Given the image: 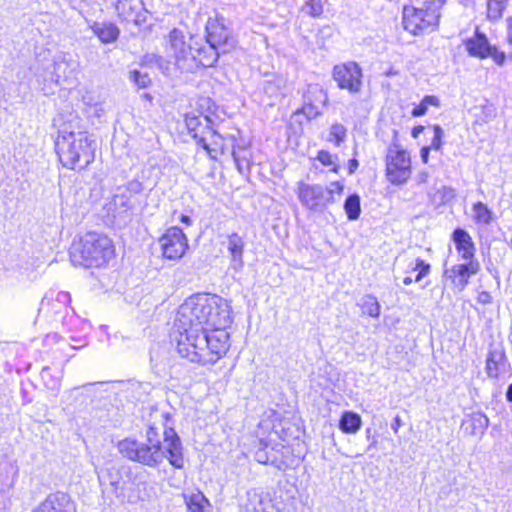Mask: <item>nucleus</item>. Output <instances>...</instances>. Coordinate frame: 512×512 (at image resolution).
I'll list each match as a JSON object with an SVG mask.
<instances>
[{
    "label": "nucleus",
    "mask_w": 512,
    "mask_h": 512,
    "mask_svg": "<svg viewBox=\"0 0 512 512\" xmlns=\"http://www.w3.org/2000/svg\"><path fill=\"white\" fill-rule=\"evenodd\" d=\"M231 323L226 299L210 294L188 297L178 309L172 332L179 355L192 363L215 364L230 347L226 328Z\"/></svg>",
    "instance_id": "1"
},
{
    "label": "nucleus",
    "mask_w": 512,
    "mask_h": 512,
    "mask_svg": "<svg viewBox=\"0 0 512 512\" xmlns=\"http://www.w3.org/2000/svg\"><path fill=\"white\" fill-rule=\"evenodd\" d=\"M161 417L164 420L163 444L157 438L158 432L156 427L150 426L146 433L147 443L126 438L119 442V451L124 457L150 467H155L165 458H168L172 466L182 468L184 466V459L180 438L173 428L167 427L169 421L168 413H162Z\"/></svg>",
    "instance_id": "2"
},
{
    "label": "nucleus",
    "mask_w": 512,
    "mask_h": 512,
    "mask_svg": "<svg viewBox=\"0 0 512 512\" xmlns=\"http://www.w3.org/2000/svg\"><path fill=\"white\" fill-rule=\"evenodd\" d=\"M55 149L65 168L83 170L94 161L96 142L78 123L70 122L58 130Z\"/></svg>",
    "instance_id": "3"
},
{
    "label": "nucleus",
    "mask_w": 512,
    "mask_h": 512,
    "mask_svg": "<svg viewBox=\"0 0 512 512\" xmlns=\"http://www.w3.org/2000/svg\"><path fill=\"white\" fill-rule=\"evenodd\" d=\"M192 38L186 40L184 32L174 28L166 38L165 51L169 60L162 57L156 58V63L166 75H174L177 72H194L197 70L195 53L193 52Z\"/></svg>",
    "instance_id": "4"
},
{
    "label": "nucleus",
    "mask_w": 512,
    "mask_h": 512,
    "mask_svg": "<svg viewBox=\"0 0 512 512\" xmlns=\"http://www.w3.org/2000/svg\"><path fill=\"white\" fill-rule=\"evenodd\" d=\"M112 240L96 232L86 233L70 250L71 262L75 266L101 267L114 257Z\"/></svg>",
    "instance_id": "5"
},
{
    "label": "nucleus",
    "mask_w": 512,
    "mask_h": 512,
    "mask_svg": "<svg viewBox=\"0 0 512 512\" xmlns=\"http://www.w3.org/2000/svg\"><path fill=\"white\" fill-rule=\"evenodd\" d=\"M438 5L432 1L425 5V8L404 7L403 26L404 29L413 35H420L430 28L438 25Z\"/></svg>",
    "instance_id": "6"
},
{
    "label": "nucleus",
    "mask_w": 512,
    "mask_h": 512,
    "mask_svg": "<svg viewBox=\"0 0 512 512\" xmlns=\"http://www.w3.org/2000/svg\"><path fill=\"white\" fill-rule=\"evenodd\" d=\"M386 176L393 185L405 184L411 176V159L409 154L393 144L386 155Z\"/></svg>",
    "instance_id": "7"
},
{
    "label": "nucleus",
    "mask_w": 512,
    "mask_h": 512,
    "mask_svg": "<svg viewBox=\"0 0 512 512\" xmlns=\"http://www.w3.org/2000/svg\"><path fill=\"white\" fill-rule=\"evenodd\" d=\"M463 45L471 57L478 59L492 58L498 66L505 63L506 54L492 45L486 34L479 30V27H476L473 36L463 40Z\"/></svg>",
    "instance_id": "8"
},
{
    "label": "nucleus",
    "mask_w": 512,
    "mask_h": 512,
    "mask_svg": "<svg viewBox=\"0 0 512 512\" xmlns=\"http://www.w3.org/2000/svg\"><path fill=\"white\" fill-rule=\"evenodd\" d=\"M362 78V69L356 62L350 61L336 65L333 68V79L338 88L347 90L352 95L361 92L363 87Z\"/></svg>",
    "instance_id": "9"
},
{
    "label": "nucleus",
    "mask_w": 512,
    "mask_h": 512,
    "mask_svg": "<svg viewBox=\"0 0 512 512\" xmlns=\"http://www.w3.org/2000/svg\"><path fill=\"white\" fill-rule=\"evenodd\" d=\"M159 243L163 256L170 260L181 259L188 248L187 237L178 227L167 229L160 237Z\"/></svg>",
    "instance_id": "10"
},
{
    "label": "nucleus",
    "mask_w": 512,
    "mask_h": 512,
    "mask_svg": "<svg viewBox=\"0 0 512 512\" xmlns=\"http://www.w3.org/2000/svg\"><path fill=\"white\" fill-rule=\"evenodd\" d=\"M297 195L303 206L315 211L322 210L329 203L335 202V199L326 196L325 188L321 185L299 182Z\"/></svg>",
    "instance_id": "11"
},
{
    "label": "nucleus",
    "mask_w": 512,
    "mask_h": 512,
    "mask_svg": "<svg viewBox=\"0 0 512 512\" xmlns=\"http://www.w3.org/2000/svg\"><path fill=\"white\" fill-rule=\"evenodd\" d=\"M116 11L123 21L135 25L145 23L148 16L142 0H118Z\"/></svg>",
    "instance_id": "12"
},
{
    "label": "nucleus",
    "mask_w": 512,
    "mask_h": 512,
    "mask_svg": "<svg viewBox=\"0 0 512 512\" xmlns=\"http://www.w3.org/2000/svg\"><path fill=\"white\" fill-rule=\"evenodd\" d=\"M207 43L212 47L221 50L222 53L227 52L228 48L233 44L229 30L217 19H209L206 24Z\"/></svg>",
    "instance_id": "13"
},
{
    "label": "nucleus",
    "mask_w": 512,
    "mask_h": 512,
    "mask_svg": "<svg viewBox=\"0 0 512 512\" xmlns=\"http://www.w3.org/2000/svg\"><path fill=\"white\" fill-rule=\"evenodd\" d=\"M480 264L478 261H469L463 264L453 265L446 269L444 275L452 281L458 290H463L469 283V278L478 273Z\"/></svg>",
    "instance_id": "14"
},
{
    "label": "nucleus",
    "mask_w": 512,
    "mask_h": 512,
    "mask_svg": "<svg viewBox=\"0 0 512 512\" xmlns=\"http://www.w3.org/2000/svg\"><path fill=\"white\" fill-rule=\"evenodd\" d=\"M33 512H76V506L68 494L56 492L47 496Z\"/></svg>",
    "instance_id": "15"
},
{
    "label": "nucleus",
    "mask_w": 512,
    "mask_h": 512,
    "mask_svg": "<svg viewBox=\"0 0 512 512\" xmlns=\"http://www.w3.org/2000/svg\"><path fill=\"white\" fill-rule=\"evenodd\" d=\"M245 242L243 238L237 233H232L227 239V249L231 256L230 268L236 272L242 270L244 266L243 252Z\"/></svg>",
    "instance_id": "16"
},
{
    "label": "nucleus",
    "mask_w": 512,
    "mask_h": 512,
    "mask_svg": "<svg viewBox=\"0 0 512 512\" xmlns=\"http://www.w3.org/2000/svg\"><path fill=\"white\" fill-rule=\"evenodd\" d=\"M507 358L502 348H493L486 359V373L488 377L498 379L505 372Z\"/></svg>",
    "instance_id": "17"
},
{
    "label": "nucleus",
    "mask_w": 512,
    "mask_h": 512,
    "mask_svg": "<svg viewBox=\"0 0 512 512\" xmlns=\"http://www.w3.org/2000/svg\"><path fill=\"white\" fill-rule=\"evenodd\" d=\"M225 140L218 132L207 129L204 136H201L198 140L200 145L212 158H216L218 152L223 153L225 148Z\"/></svg>",
    "instance_id": "18"
},
{
    "label": "nucleus",
    "mask_w": 512,
    "mask_h": 512,
    "mask_svg": "<svg viewBox=\"0 0 512 512\" xmlns=\"http://www.w3.org/2000/svg\"><path fill=\"white\" fill-rule=\"evenodd\" d=\"M453 240L456 245V249L460 254L461 258L466 261H475L474 253L475 246L471 236L463 229L457 228L453 232Z\"/></svg>",
    "instance_id": "19"
},
{
    "label": "nucleus",
    "mask_w": 512,
    "mask_h": 512,
    "mask_svg": "<svg viewBox=\"0 0 512 512\" xmlns=\"http://www.w3.org/2000/svg\"><path fill=\"white\" fill-rule=\"evenodd\" d=\"M463 425L469 434L482 436L488 428L489 419L482 412H474L467 417Z\"/></svg>",
    "instance_id": "20"
},
{
    "label": "nucleus",
    "mask_w": 512,
    "mask_h": 512,
    "mask_svg": "<svg viewBox=\"0 0 512 512\" xmlns=\"http://www.w3.org/2000/svg\"><path fill=\"white\" fill-rule=\"evenodd\" d=\"M185 123L189 133L198 143L201 136H204L207 129H209L210 119L207 116H197L195 114H187L185 116Z\"/></svg>",
    "instance_id": "21"
},
{
    "label": "nucleus",
    "mask_w": 512,
    "mask_h": 512,
    "mask_svg": "<svg viewBox=\"0 0 512 512\" xmlns=\"http://www.w3.org/2000/svg\"><path fill=\"white\" fill-rule=\"evenodd\" d=\"M188 512H213L212 506L200 491L184 494Z\"/></svg>",
    "instance_id": "22"
},
{
    "label": "nucleus",
    "mask_w": 512,
    "mask_h": 512,
    "mask_svg": "<svg viewBox=\"0 0 512 512\" xmlns=\"http://www.w3.org/2000/svg\"><path fill=\"white\" fill-rule=\"evenodd\" d=\"M196 52L195 60L198 69L200 66H213L217 62L221 50L208 44V46H205L204 48L196 49Z\"/></svg>",
    "instance_id": "23"
},
{
    "label": "nucleus",
    "mask_w": 512,
    "mask_h": 512,
    "mask_svg": "<svg viewBox=\"0 0 512 512\" xmlns=\"http://www.w3.org/2000/svg\"><path fill=\"white\" fill-rule=\"evenodd\" d=\"M91 29L103 43L114 42L119 36V29L111 23H94Z\"/></svg>",
    "instance_id": "24"
},
{
    "label": "nucleus",
    "mask_w": 512,
    "mask_h": 512,
    "mask_svg": "<svg viewBox=\"0 0 512 512\" xmlns=\"http://www.w3.org/2000/svg\"><path fill=\"white\" fill-rule=\"evenodd\" d=\"M362 425V419L359 414L346 411L342 414L339 421V428L346 434L357 433Z\"/></svg>",
    "instance_id": "25"
},
{
    "label": "nucleus",
    "mask_w": 512,
    "mask_h": 512,
    "mask_svg": "<svg viewBox=\"0 0 512 512\" xmlns=\"http://www.w3.org/2000/svg\"><path fill=\"white\" fill-rule=\"evenodd\" d=\"M473 219L477 224L489 225L492 221L493 212L482 202L473 205Z\"/></svg>",
    "instance_id": "26"
},
{
    "label": "nucleus",
    "mask_w": 512,
    "mask_h": 512,
    "mask_svg": "<svg viewBox=\"0 0 512 512\" xmlns=\"http://www.w3.org/2000/svg\"><path fill=\"white\" fill-rule=\"evenodd\" d=\"M361 309L364 314L369 315L370 317L378 318L380 316L381 306L377 301L376 297L373 295H365L361 299Z\"/></svg>",
    "instance_id": "27"
},
{
    "label": "nucleus",
    "mask_w": 512,
    "mask_h": 512,
    "mask_svg": "<svg viewBox=\"0 0 512 512\" xmlns=\"http://www.w3.org/2000/svg\"><path fill=\"white\" fill-rule=\"evenodd\" d=\"M120 193H117L112 201V205L119 213L127 212L134 208L135 203L133 201V197L120 190Z\"/></svg>",
    "instance_id": "28"
},
{
    "label": "nucleus",
    "mask_w": 512,
    "mask_h": 512,
    "mask_svg": "<svg viewBox=\"0 0 512 512\" xmlns=\"http://www.w3.org/2000/svg\"><path fill=\"white\" fill-rule=\"evenodd\" d=\"M344 210L349 220H357L361 213L360 197L357 194L350 195L345 200Z\"/></svg>",
    "instance_id": "29"
},
{
    "label": "nucleus",
    "mask_w": 512,
    "mask_h": 512,
    "mask_svg": "<svg viewBox=\"0 0 512 512\" xmlns=\"http://www.w3.org/2000/svg\"><path fill=\"white\" fill-rule=\"evenodd\" d=\"M506 8V0L487 1V19L490 21L499 20Z\"/></svg>",
    "instance_id": "30"
},
{
    "label": "nucleus",
    "mask_w": 512,
    "mask_h": 512,
    "mask_svg": "<svg viewBox=\"0 0 512 512\" xmlns=\"http://www.w3.org/2000/svg\"><path fill=\"white\" fill-rule=\"evenodd\" d=\"M232 155L234 158V162L241 173L249 169V158L247 156V151L245 149L236 150L233 147Z\"/></svg>",
    "instance_id": "31"
},
{
    "label": "nucleus",
    "mask_w": 512,
    "mask_h": 512,
    "mask_svg": "<svg viewBox=\"0 0 512 512\" xmlns=\"http://www.w3.org/2000/svg\"><path fill=\"white\" fill-rule=\"evenodd\" d=\"M41 377L44 381L46 387L51 390L58 391L61 386V377L53 376L51 374V370L48 367H45L41 371Z\"/></svg>",
    "instance_id": "32"
},
{
    "label": "nucleus",
    "mask_w": 512,
    "mask_h": 512,
    "mask_svg": "<svg viewBox=\"0 0 512 512\" xmlns=\"http://www.w3.org/2000/svg\"><path fill=\"white\" fill-rule=\"evenodd\" d=\"M346 137V128L339 123H334L329 132V140L334 142L337 146L344 141Z\"/></svg>",
    "instance_id": "33"
},
{
    "label": "nucleus",
    "mask_w": 512,
    "mask_h": 512,
    "mask_svg": "<svg viewBox=\"0 0 512 512\" xmlns=\"http://www.w3.org/2000/svg\"><path fill=\"white\" fill-rule=\"evenodd\" d=\"M129 79L139 88H146L151 84V79L148 74L141 73L138 70H133L129 73Z\"/></svg>",
    "instance_id": "34"
},
{
    "label": "nucleus",
    "mask_w": 512,
    "mask_h": 512,
    "mask_svg": "<svg viewBox=\"0 0 512 512\" xmlns=\"http://www.w3.org/2000/svg\"><path fill=\"white\" fill-rule=\"evenodd\" d=\"M411 270L418 271V274L416 275L414 280L415 282H420L425 276H427L430 273L431 266L424 260L417 258Z\"/></svg>",
    "instance_id": "35"
},
{
    "label": "nucleus",
    "mask_w": 512,
    "mask_h": 512,
    "mask_svg": "<svg viewBox=\"0 0 512 512\" xmlns=\"http://www.w3.org/2000/svg\"><path fill=\"white\" fill-rule=\"evenodd\" d=\"M302 9L312 17H319L323 13L321 0H307Z\"/></svg>",
    "instance_id": "36"
},
{
    "label": "nucleus",
    "mask_w": 512,
    "mask_h": 512,
    "mask_svg": "<svg viewBox=\"0 0 512 512\" xmlns=\"http://www.w3.org/2000/svg\"><path fill=\"white\" fill-rule=\"evenodd\" d=\"M299 113H302L308 120H312L321 115V110L315 104L305 103Z\"/></svg>",
    "instance_id": "37"
},
{
    "label": "nucleus",
    "mask_w": 512,
    "mask_h": 512,
    "mask_svg": "<svg viewBox=\"0 0 512 512\" xmlns=\"http://www.w3.org/2000/svg\"><path fill=\"white\" fill-rule=\"evenodd\" d=\"M433 132L434 136L429 147L430 149L440 150L443 144L442 139L444 136V131L439 125H434Z\"/></svg>",
    "instance_id": "38"
},
{
    "label": "nucleus",
    "mask_w": 512,
    "mask_h": 512,
    "mask_svg": "<svg viewBox=\"0 0 512 512\" xmlns=\"http://www.w3.org/2000/svg\"><path fill=\"white\" fill-rule=\"evenodd\" d=\"M119 190H122L125 193H127L128 195H130L131 197H133V195L142 193L143 185L138 180H132V181H129L124 188H120Z\"/></svg>",
    "instance_id": "39"
},
{
    "label": "nucleus",
    "mask_w": 512,
    "mask_h": 512,
    "mask_svg": "<svg viewBox=\"0 0 512 512\" xmlns=\"http://www.w3.org/2000/svg\"><path fill=\"white\" fill-rule=\"evenodd\" d=\"M317 159L324 166H331V165L335 164V160L337 159V157L332 155L330 152H328L326 150H321L318 152Z\"/></svg>",
    "instance_id": "40"
},
{
    "label": "nucleus",
    "mask_w": 512,
    "mask_h": 512,
    "mask_svg": "<svg viewBox=\"0 0 512 512\" xmlns=\"http://www.w3.org/2000/svg\"><path fill=\"white\" fill-rule=\"evenodd\" d=\"M344 185L340 182H332L330 185L325 188L326 196L334 198V194L340 195L343 192Z\"/></svg>",
    "instance_id": "41"
},
{
    "label": "nucleus",
    "mask_w": 512,
    "mask_h": 512,
    "mask_svg": "<svg viewBox=\"0 0 512 512\" xmlns=\"http://www.w3.org/2000/svg\"><path fill=\"white\" fill-rule=\"evenodd\" d=\"M83 102L88 107V112L95 107V102H100L99 97L94 96L93 94L87 93L83 96Z\"/></svg>",
    "instance_id": "42"
},
{
    "label": "nucleus",
    "mask_w": 512,
    "mask_h": 512,
    "mask_svg": "<svg viewBox=\"0 0 512 512\" xmlns=\"http://www.w3.org/2000/svg\"><path fill=\"white\" fill-rule=\"evenodd\" d=\"M106 112L105 104L100 102H95V107L89 111V113L98 118L102 117Z\"/></svg>",
    "instance_id": "43"
},
{
    "label": "nucleus",
    "mask_w": 512,
    "mask_h": 512,
    "mask_svg": "<svg viewBox=\"0 0 512 512\" xmlns=\"http://www.w3.org/2000/svg\"><path fill=\"white\" fill-rule=\"evenodd\" d=\"M424 105L427 106V108L429 106H435V107H438L440 105V101L438 99V97L436 96H433V95H428V96H425L422 101H421Z\"/></svg>",
    "instance_id": "44"
},
{
    "label": "nucleus",
    "mask_w": 512,
    "mask_h": 512,
    "mask_svg": "<svg viewBox=\"0 0 512 512\" xmlns=\"http://www.w3.org/2000/svg\"><path fill=\"white\" fill-rule=\"evenodd\" d=\"M428 108L426 105H424L422 102H420L419 105L413 108L411 114L414 117H420L426 114Z\"/></svg>",
    "instance_id": "45"
},
{
    "label": "nucleus",
    "mask_w": 512,
    "mask_h": 512,
    "mask_svg": "<svg viewBox=\"0 0 512 512\" xmlns=\"http://www.w3.org/2000/svg\"><path fill=\"white\" fill-rule=\"evenodd\" d=\"M118 471L115 467H112L111 469H108V474H109V477H110V485L114 486L115 489L118 488Z\"/></svg>",
    "instance_id": "46"
},
{
    "label": "nucleus",
    "mask_w": 512,
    "mask_h": 512,
    "mask_svg": "<svg viewBox=\"0 0 512 512\" xmlns=\"http://www.w3.org/2000/svg\"><path fill=\"white\" fill-rule=\"evenodd\" d=\"M118 471L115 467H112L111 469H108V474H109V477H110V485L114 486L115 489L118 488Z\"/></svg>",
    "instance_id": "47"
},
{
    "label": "nucleus",
    "mask_w": 512,
    "mask_h": 512,
    "mask_svg": "<svg viewBox=\"0 0 512 512\" xmlns=\"http://www.w3.org/2000/svg\"><path fill=\"white\" fill-rule=\"evenodd\" d=\"M310 92H313L315 94H318L321 98V103L324 105L327 101V94L320 88L314 87L313 90Z\"/></svg>",
    "instance_id": "48"
},
{
    "label": "nucleus",
    "mask_w": 512,
    "mask_h": 512,
    "mask_svg": "<svg viewBox=\"0 0 512 512\" xmlns=\"http://www.w3.org/2000/svg\"><path fill=\"white\" fill-rule=\"evenodd\" d=\"M429 152H430V147H423L420 151V156H421V159L424 163H427L428 162V159H429Z\"/></svg>",
    "instance_id": "49"
},
{
    "label": "nucleus",
    "mask_w": 512,
    "mask_h": 512,
    "mask_svg": "<svg viewBox=\"0 0 512 512\" xmlns=\"http://www.w3.org/2000/svg\"><path fill=\"white\" fill-rule=\"evenodd\" d=\"M358 166H359V162L355 158L351 159L349 161V167H348L349 174H353L357 170Z\"/></svg>",
    "instance_id": "50"
},
{
    "label": "nucleus",
    "mask_w": 512,
    "mask_h": 512,
    "mask_svg": "<svg viewBox=\"0 0 512 512\" xmlns=\"http://www.w3.org/2000/svg\"><path fill=\"white\" fill-rule=\"evenodd\" d=\"M423 130H424V127H423V126H416V127H414V128H413V130H412V133H411V134H412V136H413L414 138H418V137H419V135L423 132Z\"/></svg>",
    "instance_id": "51"
},
{
    "label": "nucleus",
    "mask_w": 512,
    "mask_h": 512,
    "mask_svg": "<svg viewBox=\"0 0 512 512\" xmlns=\"http://www.w3.org/2000/svg\"><path fill=\"white\" fill-rule=\"evenodd\" d=\"M400 426H401V419L399 416H396L394 419V423L392 424L393 431L395 433H397Z\"/></svg>",
    "instance_id": "52"
},
{
    "label": "nucleus",
    "mask_w": 512,
    "mask_h": 512,
    "mask_svg": "<svg viewBox=\"0 0 512 512\" xmlns=\"http://www.w3.org/2000/svg\"><path fill=\"white\" fill-rule=\"evenodd\" d=\"M507 41L512 46V21L510 22V24L508 26Z\"/></svg>",
    "instance_id": "53"
},
{
    "label": "nucleus",
    "mask_w": 512,
    "mask_h": 512,
    "mask_svg": "<svg viewBox=\"0 0 512 512\" xmlns=\"http://www.w3.org/2000/svg\"><path fill=\"white\" fill-rule=\"evenodd\" d=\"M506 399L509 402H512V383L508 386L506 390Z\"/></svg>",
    "instance_id": "54"
},
{
    "label": "nucleus",
    "mask_w": 512,
    "mask_h": 512,
    "mask_svg": "<svg viewBox=\"0 0 512 512\" xmlns=\"http://www.w3.org/2000/svg\"><path fill=\"white\" fill-rule=\"evenodd\" d=\"M428 179V173L422 172L418 175V181L421 183H425Z\"/></svg>",
    "instance_id": "55"
},
{
    "label": "nucleus",
    "mask_w": 512,
    "mask_h": 512,
    "mask_svg": "<svg viewBox=\"0 0 512 512\" xmlns=\"http://www.w3.org/2000/svg\"><path fill=\"white\" fill-rule=\"evenodd\" d=\"M257 461H258L259 463L266 464V463H267V461H268V459H267V457H266L265 455H262V454H259V453H258V454H257Z\"/></svg>",
    "instance_id": "56"
},
{
    "label": "nucleus",
    "mask_w": 512,
    "mask_h": 512,
    "mask_svg": "<svg viewBox=\"0 0 512 512\" xmlns=\"http://www.w3.org/2000/svg\"><path fill=\"white\" fill-rule=\"evenodd\" d=\"M181 222L182 223H185L187 225H190L191 224V219L189 216L187 215H181V218H180Z\"/></svg>",
    "instance_id": "57"
},
{
    "label": "nucleus",
    "mask_w": 512,
    "mask_h": 512,
    "mask_svg": "<svg viewBox=\"0 0 512 512\" xmlns=\"http://www.w3.org/2000/svg\"><path fill=\"white\" fill-rule=\"evenodd\" d=\"M412 282H413V279L409 276H407L403 279L404 285H410Z\"/></svg>",
    "instance_id": "58"
},
{
    "label": "nucleus",
    "mask_w": 512,
    "mask_h": 512,
    "mask_svg": "<svg viewBox=\"0 0 512 512\" xmlns=\"http://www.w3.org/2000/svg\"><path fill=\"white\" fill-rule=\"evenodd\" d=\"M58 298H59V300L68 299V298H69V294L64 293V292H63V293H60V294L58 295Z\"/></svg>",
    "instance_id": "59"
},
{
    "label": "nucleus",
    "mask_w": 512,
    "mask_h": 512,
    "mask_svg": "<svg viewBox=\"0 0 512 512\" xmlns=\"http://www.w3.org/2000/svg\"><path fill=\"white\" fill-rule=\"evenodd\" d=\"M127 501H128L129 503H134V502H135V501H134V500H132L130 497L128 498V500H127Z\"/></svg>",
    "instance_id": "60"
}]
</instances>
